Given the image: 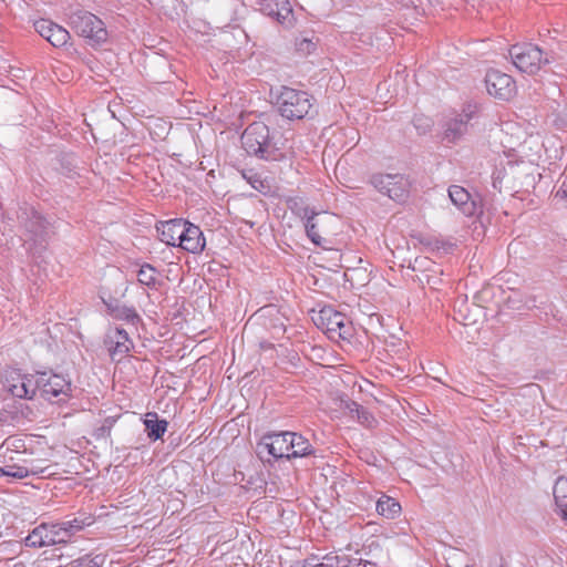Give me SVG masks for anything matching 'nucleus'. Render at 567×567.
<instances>
[{"label": "nucleus", "instance_id": "obj_1", "mask_svg": "<svg viewBox=\"0 0 567 567\" xmlns=\"http://www.w3.org/2000/svg\"><path fill=\"white\" fill-rule=\"evenodd\" d=\"M1 447L4 449L6 465L0 472L17 480L43 475L59 464L54 447L44 436H10Z\"/></svg>", "mask_w": 567, "mask_h": 567}, {"label": "nucleus", "instance_id": "obj_2", "mask_svg": "<svg viewBox=\"0 0 567 567\" xmlns=\"http://www.w3.org/2000/svg\"><path fill=\"white\" fill-rule=\"evenodd\" d=\"M245 151L266 161H281L285 153L271 141L269 127L262 122H254L241 135Z\"/></svg>", "mask_w": 567, "mask_h": 567}, {"label": "nucleus", "instance_id": "obj_3", "mask_svg": "<svg viewBox=\"0 0 567 567\" xmlns=\"http://www.w3.org/2000/svg\"><path fill=\"white\" fill-rule=\"evenodd\" d=\"M312 99L307 92L284 86L278 96V110L287 120H302L312 109Z\"/></svg>", "mask_w": 567, "mask_h": 567}, {"label": "nucleus", "instance_id": "obj_4", "mask_svg": "<svg viewBox=\"0 0 567 567\" xmlns=\"http://www.w3.org/2000/svg\"><path fill=\"white\" fill-rule=\"evenodd\" d=\"M514 65L528 74L537 73L543 65L550 63L551 59L540 48L532 43L515 44L509 50Z\"/></svg>", "mask_w": 567, "mask_h": 567}, {"label": "nucleus", "instance_id": "obj_5", "mask_svg": "<svg viewBox=\"0 0 567 567\" xmlns=\"http://www.w3.org/2000/svg\"><path fill=\"white\" fill-rule=\"evenodd\" d=\"M70 24L81 37L93 43H102L107 39V31L104 22L95 14L79 10L71 14Z\"/></svg>", "mask_w": 567, "mask_h": 567}, {"label": "nucleus", "instance_id": "obj_6", "mask_svg": "<svg viewBox=\"0 0 567 567\" xmlns=\"http://www.w3.org/2000/svg\"><path fill=\"white\" fill-rule=\"evenodd\" d=\"M1 383L3 390L13 398L32 399L38 390V380L32 374H24L17 369L4 371Z\"/></svg>", "mask_w": 567, "mask_h": 567}, {"label": "nucleus", "instance_id": "obj_7", "mask_svg": "<svg viewBox=\"0 0 567 567\" xmlns=\"http://www.w3.org/2000/svg\"><path fill=\"white\" fill-rule=\"evenodd\" d=\"M472 112L463 110L461 113H450L442 123V141L447 144L458 143L470 128Z\"/></svg>", "mask_w": 567, "mask_h": 567}, {"label": "nucleus", "instance_id": "obj_8", "mask_svg": "<svg viewBox=\"0 0 567 567\" xmlns=\"http://www.w3.org/2000/svg\"><path fill=\"white\" fill-rule=\"evenodd\" d=\"M372 185L391 199L402 202L408 196V181L400 174H379L371 179Z\"/></svg>", "mask_w": 567, "mask_h": 567}, {"label": "nucleus", "instance_id": "obj_9", "mask_svg": "<svg viewBox=\"0 0 567 567\" xmlns=\"http://www.w3.org/2000/svg\"><path fill=\"white\" fill-rule=\"evenodd\" d=\"M66 542V533L59 524H41L25 538V544L31 547L52 546Z\"/></svg>", "mask_w": 567, "mask_h": 567}, {"label": "nucleus", "instance_id": "obj_10", "mask_svg": "<svg viewBox=\"0 0 567 567\" xmlns=\"http://www.w3.org/2000/svg\"><path fill=\"white\" fill-rule=\"evenodd\" d=\"M333 221L332 215L313 210L303 223L308 238L317 246L322 245L326 236L331 233L330 225Z\"/></svg>", "mask_w": 567, "mask_h": 567}, {"label": "nucleus", "instance_id": "obj_11", "mask_svg": "<svg viewBox=\"0 0 567 567\" xmlns=\"http://www.w3.org/2000/svg\"><path fill=\"white\" fill-rule=\"evenodd\" d=\"M485 84L488 94L499 100H509L516 90L513 78L497 70L486 73Z\"/></svg>", "mask_w": 567, "mask_h": 567}, {"label": "nucleus", "instance_id": "obj_12", "mask_svg": "<svg viewBox=\"0 0 567 567\" xmlns=\"http://www.w3.org/2000/svg\"><path fill=\"white\" fill-rule=\"evenodd\" d=\"M38 382V388H40L42 395L48 400L70 396L71 382L63 375H48L43 373Z\"/></svg>", "mask_w": 567, "mask_h": 567}, {"label": "nucleus", "instance_id": "obj_13", "mask_svg": "<svg viewBox=\"0 0 567 567\" xmlns=\"http://www.w3.org/2000/svg\"><path fill=\"white\" fill-rule=\"evenodd\" d=\"M105 344L107 347L111 360L120 363L128 357L133 342L130 340L127 332L122 329H115L106 337Z\"/></svg>", "mask_w": 567, "mask_h": 567}, {"label": "nucleus", "instance_id": "obj_14", "mask_svg": "<svg viewBox=\"0 0 567 567\" xmlns=\"http://www.w3.org/2000/svg\"><path fill=\"white\" fill-rule=\"evenodd\" d=\"M449 197L452 203L467 217L481 215L483 213L482 203L475 200L462 186L452 185L449 188Z\"/></svg>", "mask_w": 567, "mask_h": 567}, {"label": "nucleus", "instance_id": "obj_15", "mask_svg": "<svg viewBox=\"0 0 567 567\" xmlns=\"http://www.w3.org/2000/svg\"><path fill=\"white\" fill-rule=\"evenodd\" d=\"M35 31L55 48L64 47L70 40V33L63 27L48 19L34 22Z\"/></svg>", "mask_w": 567, "mask_h": 567}, {"label": "nucleus", "instance_id": "obj_16", "mask_svg": "<svg viewBox=\"0 0 567 567\" xmlns=\"http://www.w3.org/2000/svg\"><path fill=\"white\" fill-rule=\"evenodd\" d=\"M291 432L270 433L262 436L260 445L276 458H289Z\"/></svg>", "mask_w": 567, "mask_h": 567}, {"label": "nucleus", "instance_id": "obj_17", "mask_svg": "<svg viewBox=\"0 0 567 567\" xmlns=\"http://www.w3.org/2000/svg\"><path fill=\"white\" fill-rule=\"evenodd\" d=\"M28 233L25 241H33L34 244H42L47 241L50 235V224L38 212L32 210L30 218L24 224Z\"/></svg>", "mask_w": 567, "mask_h": 567}, {"label": "nucleus", "instance_id": "obj_18", "mask_svg": "<svg viewBox=\"0 0 567 567\" xmlns=\"http://www.w3.org/2000/svg\"><path fill=\"white\" fill-rule=\"evenodd\" d=\"M205 244L200 228L186 221L178 247L192 254H199L204 250Z\"/></svg>", "mask_w": 567, "mask_h": 567}, {"label": "nucleus", "instance_id": "obj_19", "mask_svg": "<svg viewBox=\"0 0 567 567\" xmlns=\"http://www.w3.org/2000/svg\"><path fill=\"white\" fill-rule=\"evenodd\" d=\"M185 223L186 220L184 219L161 221L159 225L156 226L159 239L167 245L179 246Z\"/></svg>", "mask_w": 567, "mask_h": 567}, {"label": "nucleus", "instance_id": "obj_20", "mask_svg": "<svg viewBox=\"0 0 567 567\" xmlns=\"http://www.w3.org/2000/svg\"><path fill=\"white\" fill-rule=\"evenodd\" d=\"M104 303L107 307L109 315L115 319H141L135 308L127 306L121 300L111 299L110 301H104Z\"/></svg>", "mask_w": 567, "mask_h": 567}, {"label": "nucleus", "instance_id": "obj_21", "mask_svg": "<svg viewBox=\"0 0 567 567\" xmlns=\"http://www.w3.org/2000/svg\"><path fill=\"white\" fill-rule=\"evenodd\" d=\"M289 444V458L303 457L312 453V445L300 434L291 432Z\"/></svg>", "mask_w": 567, "mask_h": 567}, {"label": "nucleus", "instance_id": "obj_22", "mask_svg": "<svg viewBox=\"0 0 567 567\" xmlns=\"http://www.w3.org/2000/svg\"><path fill=\"white\" fill-rule=\"evenodd\" d=\"M553 493L560 516L567 520V477L557 478Z\"/></svg>", "mask_w": 567, "mask_h": 567}, {"label": "nucleus", "instance_id": "obj_23", "mask_svg": "<svg viewBox=\"0 0 567 567\" xmlns=\"http://www.w3.org/2000/svg\"><path fill=\"white\" fill-rule=\"evenodd\" d=\"M144 424L147 431V435L152 440L161 439L167 430V422L165 420H158L155 412L146 414Z\"/></svg>", "mask_w": 567, "mask_h": 567}, {"label": "nucleus", "instance_id": "obj_24", "mask_svg": "<svg viewBox=\"0 0 567 567\" xmlns=\"http://www.w3.org/2000/svg\"><path fill=\"white\" fill-rule=\"evenodd\" d=\"M401 505L394 498L383 495L377 502V512L386 518H395L401 513Z\"/></svg>", "mask_w": 567, "mask_h": 567}, {"label": "nucleus", "instance_id": "obj_25", "mask_svg": "<svg viewBox=\"0 0 567 567\" xmlns=\"http://www.w3.org/2000/svg\"><path fill=\"white\" fill-rule=\"evenodd\" d=\"M276 20L286 28L295 24V16L289 0H280L276 11Z\"/></svg>", "mask_w": 567, "mask_h": 567}, {"label": "nucleus", "instance_id": "obj_26", "mask_svg": "<svg viewBox=\"0 0 567 567\" xmlns=\"http://www.w3.org/2000/svg\"><path fill=\"white\" fill-rule=\"evenodd\" d=\"M157 276V270L150 264H145L141 266L137 272V280L142 285H145L150 288H155L158 282Z\"/></svg>", "mask_w": 567, "mask_h": 567}, {"label": "nucleus", "instance_id": "obj_27", "mask_svg": "<svg viewBox=\"0 0 567 567\" xmlns=\"http://www.w3.org/2000/svg\"><path fill=\"white\" fill-rule=\"evenodd\" d=\"M319 330H321L330 340L340 342V332L338 326L344 321H315Z\"/></svg>", "mask_w": 567, "mask_h": 567}, {"label": "nucleus", "instance_id": "obj_28", "mask_svg": "<svg viewBox=\"0 0 567 567\" xmlns=\"http://www.w3.org/2000/svg\"><path fill=\"white\" fill-rule=\"evenodd\" d=\"M290 210L301 218L303 221L310 216V214H313V208L307 206L305 202L300 198H292L288 202Z\"/></svg>", "mask_w": 567, "mask_h": 567}, {"label": "nucleus", "instance_id": "obj_29", "mask_svg": "<svg viewBox=\"0 0 567 567\" xmlns=\"http://www.w3.org/2000/svg\"><path fill=\"white\" fill-rule=\"evenodd\" d=\"M104 558L100 555L91 556L84 555L78 559L72 560L66 567H102Z\"/></svg>", "mask_w": 567, "mask_h": 567}, {"label": "nucleus", "instance_id": "obj_30", "mask_svg": "<svg viewBox=\"0 0 567 567\" xmlns=\"http://www.w3.org/2000/svg\"><path fill=\"white\" fill-rule=\"evenodd\" d=\"M87 522L79 518H74L72 520L64 522L59 524L63 532L66 533V539L71 536L72 533L81 530L85 525H91L92 519L90 517L86 518Z\"/></svg>", "mask_w": 567, "mask_h": 567}, {"label": "nucleus", "instance_id": "obj_31", "mask_svg": "<svg viewBox=\"0 0 567 567\" xmlns=\"http://www.w3.org/2000/svg\"><path fill=\"white\" fill-rule=\"evenodd\" d=\"M295 45L302 55H308L316 50V43L309 38L296 39Z\"/></svg>", "mask_w": 567, "mask_h": 567}, {"label": "nucleus", "instance_id": "obj_32", "mask_svg": "<svg viewBox=\"0 0 567 567\" xmlns=\"http://www.w3.org/2000/svg\"><path fill=\"white\" fill-rule=\"evenodd\" d=\"M413 124L420 134H425L431 130L433 122L429 116L415 115L413 118Z\"/></svg>", "mask_w": 567, "mask_h": 567}, {"label": "nucleus", "instance_id": "obj_33", "mask_svg": "<svg viewBox=\"0 0 567 567\" xmlns=\"http://www.w3.org/2000/svg\"><path fill=\"white\" fill-rule=\"evenodd\" d=\"M279 1L280 0H261L259 3L260 10L265 14L276 19V11L277 8L279 7Z\"/></svg>", "mask_w": 567, "mask_h": 567}, {"label": "nucleus", "instance_id": "obj_34", "mask_svg": "<svg viewBox=\"0 0 567 567\" xmlns=\"http://www.w3.org/2000/svg\"><path fill=\"white\" fill-rule=\"evenodd\" d=\"M338 332H340V341H349L353 334L352 321H344L338 326Z\"/></svg>", "mask_w": 567, "mask_h": 567}, {"label": "nucleus", "instance_id": "obj_35", "mask_svg": "<svg viewBox=\"0 0 567 567\" xmlns=\"http://www.w3.org/2000/svg\"><path fill=\"white\" fill-rule=\"evenodd\" d=\"M311 313H318V319H332L337 315V311L331 306H323L318 311L316 309H311Z\"/></svg>", "mask_w": 567, "mask_h": 567}, {"label": "nucleus", "instance_id": "obj_36", "mask_svg": "<svg viewBox=\"0 0 567 567\" xmlns=\"http://www.w3.org/2000/svg\"><path fill=\"white\" fill-rule=\"evenodd\" d=\"M275 311H277L276 307L274 305H268V306H265V307L260 308L259 310H257L252 317H257V319H262L266 317H274Z\"/></svg>", "mask_w": 567, "mask_h": 567}, {"label": "nucleus", "instance_id": "obj_37", "mask_svg": "<svg viewBox=\"0 0 567 567\" xmlns=\"http://www.w3.org/2000/svg\"><path fill=\"white\" fill-rule=\"evenodd\" d=\"M358 386L361 392H369L373 384L369 380L362 379V381L358 383Z\"/></svg>", "mask_w": 567, "mask_h": 567}, {"label": "nucleus", "instance_id": "obj_38", "mask_svg": "<svg viewBox=\"0 0 567 567\" xmlns=\"http://www.w3.org/2000/svg\"><path fill=\"white\" fill-rule=\"evenodd\" d=\"M250 183H251V185H252V187H254V188L258 189V186H257V185H258V182H256V181H255V182H250Z\"/></svg>", "mask_w": 567, "mask_h": 567}, {"label": "nucleus", "instance_id": "obj_39", "mask_svg": "<svg viewBox=\"0 0 567 567\" xmlns=\"http://www.w3.org/2000/svg\"><path fill=\"white\" fill-rule=\"evenodd\" d=\"M250 183H251V185H252V187H254V188L258 189V186H257V185H258V182H256V181H255V182H250Z\"/></svg>", "mask_w": 567, "mask_h": 567}, {"label": "nucleus", "instance_id": "obj_40", "mask_svg": "<svg viewBox=\"0 0 567 567\" xmlns=\"http://www.w3.org/2000/svg\"><path fill=\"white\" fill-rule=\"evenodd\" d=\"M55 557L60 559L62 557V554L55 555Z\"/></svg>", "mask_w": 567, "mask_h": 567}]
</instances>
